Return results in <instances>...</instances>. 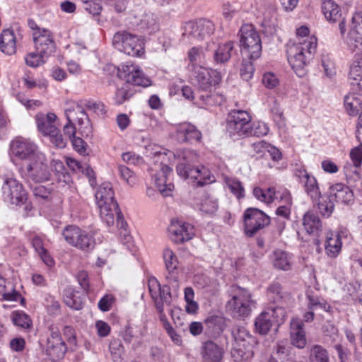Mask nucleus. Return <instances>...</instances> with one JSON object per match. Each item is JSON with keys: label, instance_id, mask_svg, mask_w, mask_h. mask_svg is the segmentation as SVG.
<instances>
[{"label": "nucleus", "instance_id": "nucleus-1", "mask_svg": "<svg viewBox=\"0 0 362 362\" xmlns=\"http://www.w3.org/2000/svg\"><path fill=\"white\" fill-rule=\"evenodd\" d=\"M95 197L102 220L107 226H112L116 216L117 223H121V227H124L125 223L124 222L123 215L115 199L114 192L110 184H102L97 190Z\"/></svg>", "mask_w": 362, "mask_h": 362}, {"label": "nucleus", "instance_id": "nucleus-2", "mask_svg": "<svg viewBox=\"0 0 362 362\" xmlns=\"http://www.w3.org/2000/svg\"><path fill=\"white\" fill-rule=\"evenodd\" d=\"M316 47L317 40L313 37L298 39L288 45V61L298 76L303 74V69L312 59Z\"/></svg>", "mask_w": 362, "mask_h": 362}, {"label": "nucleus", "instance_id": "nucleus-3", "mask_svg": "<svg viewBox=\"0 0 362 362\" xmlns=\"http://www.w3.org/2000/svg\"><path fill=\"white\" fill-rule=\"evenodd\" d=\"M230 299L226 304V309L233 317H247L255 307V301L250 292L240 286H232L230 289Z\"/></svg>", "mask_w": 362, "mask_h": 362}, {"label": "nucleus", "instance_id": "nucleus-4", "mask_svg": "<svg viewBox=\"0 0 362 362\" xmlns=\"http://www.w3.org/2000/svg\"><path fill=\"white\" fill-rule=\"evenodd\" d=\"M234 344L231 355L235 362H247L253 356L251 346L256 343L255 339L245 327L235 326L232 330Z\"/></svg>", "mask_w": 362, "mask_h": 362}, {"label": "nucleus", "instance_id": "nucleus-5", "mask_svg": "<svg viewBox=\"0 0 362 362\" xmlns=\"http://www.w3.org/2000/svg\"><path fill=\"white\" fill-rule=\"evenodd\" d=\"M23 175L28 181L43 182L49 180L50 172L47 159L43 153L23 165Z\"/></svg>", "mask_w": 362, "mask_h": 362}, {"label": "nucleus", "instance_id": "nucleus-6", "mask_svg": "<svg viewBox=\"0 0 362 362\" xmlns=\"http://www.w3.org/2000/svg\"><path fill=\"white\" fill-rule=\"evenodd\" d=\"M240 43L242 52L250 59H258L262 53V42L257 31L252 25H244L240 28Z\"/></svg>", "mask_w": 362, "mask_h": 362}, {"label": "nucleus", "instance_id": "nucleus-7", "mask_svg": "<svg viewBox=\"0 0 362 362\" xmlns=\"http://www.w3.org/2000/svg\"><path fill=\"white\" fill-rule=\"evenodd\" d=\"M148 286L151 298L155 303L157 311L159 313L160 320L163 322L169 323L164 313V304L170 305L171 303V293L170 288L165 285L161 286L159 281L155 277H151L148 281Z\"/></svg>", "mask_w": 362, "mask_h": 362}, {"label": "nucleus", "instance_id": "nucleus-8", "mask_svg": "<svg viewBox=\"0 0 362 362\" xmlns=\"http://www.w3.org/2000/svg\"><path fill=\"white\" fill-rule=\"evenodd\" d=\"M62 235L68 244L83 251H90L94 248L95 245V241L91 234L75 225L66 226L63 229Z\"/></svg>", "mask_w": 362, "mask_h": 362}, {"label": "nucleus", "instance_id": "nucleus-9", "mask_svg": "<svg viewBox=\"0 0 362 362\" xmlns=\"http://www.w3.org/2000/svg\"><path fill=\"white\" fill-rule=\"evenodd\" d=\"M113 45L119 51L133 57L141 56L144 52L143 40L129 33H117L113 37Z\"/></svg>", "mask_w": 362, "mask_h": 362}, {"label": "nucleus", "instance_id": "nucleus-10", "mask_svg": "<svg viewBox=\"0 0 362 362\" xmlns=\"http://www.w3.org/2000/svg\"><path fill=\"white\" fill-rule=\"evenodd\" d=\"M64 113L69 122L78 124V130L83 136H88L92 132L90 119L84 108L79 103L76 102L68 103Z\"/></svg>", "mask_w": 362, "mask_h": 362}, {"label": "nucleus", "instance_id": "nucleus-11", "mask_svg": "<svg viewBox=\"0 0 362 362\" xmlns=\"http://www.w3.org/2000/svg\"><path fill=\"white\" fill-rule=\"evenodd\" d=\"M183 35L188 38L189 42H199L210 37L215 30L212 21L200 19L197 21H189L185 25Z\"/></svg>", "mask_w": 362, "mask_h": 362}, {"label": "nucleus", "instance_id": "nucleus-12", "mask_svg": "<svg viewBox=\"0 0 362 362\" xmlns=\"http://www.w3.org/2000/svg\"><path fill=\"white\" fill-rule=\"evenodd\" d=\"M244 230L247 237L254 236L270 223V218L256 208H249L243 215Z\"/></svg>", "mask_w": 362, "mask_h": 362}, {"label": "nucleus", "instance_id": "nucleus-13", "mask_svg": "<svg viewBox=\"0 0 362 362\" xmlns=\"http://www.w3.org/2000/svg\"><path fill=\"white\" fill-rule=\"evenodd\" d=\"M1 190L4 200L13 205H22L28 199V193L23 185L13 177L4 179Z\"/></svg>", "mask_w": 362, "mask_h": 362}, {"label": "nucleus", "instance_id": "nucleus-14", "mask_svg": "<svg viewBox=\"0 0 362 362\" xmlns=\"http://www.w3.org/2000/svg\"><path fill=\"white\" fill-rule=\"evenodd\" d=\"M251 116L247 111L232 110L228 117L227 131L232 136H247Z\"/></svg>", "mask_w": 362, "mask_h": 362}, {"label": "nucleus", "instance_id": "nucleus-15", "mask_svg": "<svg viewBox=\"0 0 362 362\" xmlns=\"http://www.w3.org/2000/svg\"><path fill=\"white\" fill-rule=\"evenodd\" d=\"M10 146L12 154L18 159L24 160L25 163L29 162L41 153L33 142L22 137L13 139Z\"/></svg>", "mask_w": 362, "mask_h": 362}, {"label": "nucleus", "instance_id": "nucleus-16", "mask_svg": "<svg viewBox=\"0 0 362 362\" xmlns=\"http://www.w3.org/2000/svg\"><path fill=\"white\" fill-rule=\"evenodd\" d=\"M185 168L186 166L183 164L178 165L177 167V174L184 179L190 178L197 180V185L199 187H203L215 181V177L208 168L203 165L189 168V170H185Z\"/></svg>", "mask_w": 362, "mask_h": 362}, {"label": "nucleus", "instance_id": "nucleus-17", "mask_svg": "<svg viewBox=\"0 0 362 362\" xmlns=\"http://www.w3.org/2000/svg\"><path fill=\"white\" fill-rule=\"evenodd\" d=\"M345 42L351 52L362 50V12H356L353 15Z\"/></svg>", "mask_w": 362, "mask_h": 362}, {"label": "nucleus", "instance_id": "nucleus-18", "mask_svg": "<svg viewBox=\"0 0 362 362\" xmlns=\"http://www.w3.org/2000/svg\"><path fill=\"white\" fill-rule=\"evenodd\" d=\"M33 40L35 42L36 51L48 58L56 51V43L53 39L52 33L42 29L37 32H34Z\"/></svg>", "mask_w": 362, "mask_h": 362}, {"label": "nucleus", "instance_id": "nucleus-19", "mask_svg": "<svg viewBox=\"0 0 362 362\" xmlns=\"http://www.w3.org/2000/svg\"><path fill=\"white\" fill-rule=\"evenodd\" d=\"M322 11L329 22H339L340 33L344 36L346 29L345 18L342 16L340 7L333 0H322Z\"/></svg>", "mask_w": 362, "mask_h": 362}, {"label": "nucleus", "instance_id": "nucleus-20", "mask_svg": "<svg viewBox=\"0 0 362 362\" xmlns=\"http://www.w3.org/2000/svg\"><path fill=\"white\" fill-rule=\"evenodd\" d=\"M234 48V43L228 41L224 43L216 45L214 41L207 42L205 49L214 52V60L216 64H225L229 61L232 56Z\"/></svg>", "mask_w": 362, "mask_h": 362}, {"label": "nucleus", "instance_id": "nucleus-21", "mask_svg": "<svg viewBox=\"0 0 362 362\" xmlns=\"http://www.w3.org/2000/svg\"><path fill=\"white\" fill-rule=\"evenodd\" d=\"M196 80L199 88L204 91H210L211 88L221 81V74L216 70L199 67L196 71Z\"/></svg>", "mask_w": 362, "mask_h": 362}, {"label": "nucleus", "instance_id": "nucleus-22", "mask_svg": "<svg viewBox=\"0 0 362 362\" xmlns=\"http://www.w3.org/2000/svg\"><path fill=\"white\" fill-rule=\"evenodd\" d=\"M120 76L125 78L129 84L132 83L135 86L144 87L151 85L150 78L136 65L127 64L122 66Z\"/></svg>", "mask_w": 362, "mask_h": 362}, {"label": "nucleus", "instance_id": "nucleus-23", "mask_svg": "<svg viewBox=\"0 0 362 362\" xmlns=\"http://www.w3.org/2000/svg\"><path fill=\"white\" fill-rule=\"evenodd\" d=\"M168 231L172 240L177 243L189 240L194 235L193 226L179 221L173 220L168 227Z\"/></svg>", "mask_w": 362, "mask_h": 362}, {"label": "nucleus", "instance_id": "nucleus-24", "mask_svg": "<svg viewBox=\"0 0 362 362\" xmlns=\"http://www.w3.org/2000/svg\"><path fill=\"white\" fill-rule=\"evenodd\" d=\"M47 352L52 360L62 358L66 352V346L57 332H53L47 339Z\"/></svg>", "mask_w": 362, "mask_h": 362}, {"label": "nucleus", "instance_id": "nucleus-25", "mask_svg": "<svg viewBox=\"0 0 362 362\" xmlns=\"http://www.w3.org/2000/svg\"><path fill=\"white\" fill-rule=\"evenodd\" d=\"M172 173V169L168 165H162L160 170L154 175L155 184L160 193L163 196H169L173 190L174 185L168 182V176Z\"/></svg>", "mask_w": 362, "mask_h": 362}, {"label": "nucleus", "instance_id": "nucleus-26", "mask_svg": "<svg viewBox=\"0 0 362 362\" xmlns=\"http://www.w3.org/2000/svg\"><path fill=\"white\" fill-rule=\"evenodd\" d=\"M57 118V115L52 112H49L47 115L43 113L37 114L35 120L39 131L44 135H53L57 129L55 125Z\"/></svg>", "mask_w": 362, "mask_h": 362}, {"label": "nucleus", "instance_id": "nucleus-27", "mask_svg": "<svg viewBox=\"0 0 362 362\" xmlns=\"http://www.w3.org/2000/svg\"><path fill=\"white\" fill-rule=\"evenodd\" d=\"M202 356L205 362H221L223 356V350L215 342L209 340L202 344Z\"/></svg>", "mask_w": 362, "mask_h": 362}, {"label": "nucleus", "instance_id": "nucleus-28", "mask_svg": "<svg viewBox=\"0 0 362 362\" xmlns=\"http://www.w3.org/2000/svg\"><path fill=\"white\" fill-rule=\"evenodd\" d=\"M303 322L298 318H294L291 322V344L298 349H303L306 344L305 333L303 329Z\"/></svg>", "mask_w": 362, "mask_h": 362}, {"label": "nucleus", "instance_id": "nucleus-29", "mask_svg": "<svg viewBox=\"0 0 362 362\" xmlns=\"http://www.w3.org/2000/svg\"><path fill=\"white\" fill-rule=\"evenodd\" d=\"M177 138L181 142L199 141L201 132L189 123H182L176 127Z\"/></svg>", "mask_w": 362, "mask_h": 362}, {"label": "nucleus", "instance_id": "nucleus-30", "mask_svg": "<svg viewBox=\"0 0 362 362\" xmlns=\"http://www.w3.org/2000/svg\"><path fill=\"white\" fill-rule=\"evenodd\" d=\"M268 298L276 303H286L289 302L291 297L278 281L272 282L267 290Z\"/></svg>", "mask_w": 362, "mask_h": 362}, {"label": "nucleus", "instance_id": "nucleus-31", "mask_svg": "<svg viewBox=\"0 0 362 362\" xmlns=\"http://www.w3.org/2000/svg\"><path fill=\"white\" fill-rule=\"evenodd\" d=\"M329 194L336 202L348 204L353 200V192L347 186L337 183L329 188Z\"/></svg>", "mask_w": 362, "mask_h": 362}, {"label": "nucleus", "instance_id": "nucleus-32", "mask_svg": "<svg viewBox=\"0 0 362 362\" xmlns=\"http://www.w3.org/2000/svg\"><path fill=\"white\" fill-rule=\"evenodd\" d=\"M349 79L356 91L362 90V54L358 56L351 64Z\"/></svg>", "mask_w": 362, "mask_h": 362}, {"label": "nucleus", "instance_id": "nucleus-33", "mask_svg": "<svg viewBox=\"0 0 362 362\" xmlns=\"http://www.w3.org/2000/svg\"><path fill=\"white\" fill-rule=\"evenodd\" d=\"M342 231L337 233L329 232L326 236L325 251L330 257H336L341 250V234Z\"/></svg>", "mask_w": 362, "mask_h": 362}, {"label": "nucleus", "instance_id": "nucleus-34", "mask_svg": "<svg viewBox=\"0 0 362 362\" xmlns=\"http://www.w3.org/2000/svg\"><path fill=\"white\" fill-rule=\"evenodd\" d=\"M0 49L2 52L11 55L16 50V37L11 30H5L0 35Z\"/></svg>", "mask_w": 362, "mask_h": 362}, {"label": "nucleus", "instance_id": "nucleus-35", "mask_svg": "<svg viewBox=\"0 0 362 362\" xmlns=\"http://www.w3.org/2000/svg\"><path fill=\"white\" fill-rule=\"evenodd\" d=\"M303 225L308 234L317 235L322 228L319 217L312 211H308L303 216Z\"/></svg>", "mask_w": 362, "mask_h": 362}, {"label": "nucleus", "instance_id": "nucleus-36", "mask_svg": "<svg viewBox=\"0 0 362 362\" xmlns=\"http://www.w3.org/2000/svg\"><path fill=\"white\" fill-rule=\"evenodd\" d=\"M313 202L317 203L318 211L323 217L329 218L333 213L334 201L329 193L324 196L320 194V199Z\"/></svg>", "mask_w": 362, "mask_h": 362}, {"label": "nucleus", "instance_id": "nucleus-37", "mask_svg": "<svg viewBox=\"0 0 362 362\" xmlns=\"http://www.w3.org/2000/svg\"><path fill=\"white\" fill-rule=\"evenodd\" d=\"M274 324V322L271 317L269 312L265 310L260 313L256 318L255 326L257 332L260 334H266Z\"/></svg>", "mask_w": 362, "mask_h": 362}, {"label": "nucleus", "instance_id": "nucleus-38", "mask_svg": "<svg viewBox=\"0 0 362 362\" xmlns=\"http://www.w3.org/2000/svg\"><path fill=\"white\" fill-rule=\"evenodd\" d=\"M0 295L4 300L17 301L21 298L19 293L14 289L11 282L6 281L0 275Z\"/></svg>", "mask_w": 362, "mask_h": 362}, {"label": "nucleus", "instance_id": "nucleus-39", "mask_svg": "<svg viewBox=\"0 0 362 362\" xmlns=\"http://www.w3.org/2000/svg\"><path fill=\"white\" fill-rule=\"evenodd\" d=\"M344 107L349 115L355 116L362 110V103L356 94H349L344 98Z\"/></svg>", "mask_w": 362, "mask_h": 362}, {"label": "nucleus", "instance_id": "nucleus-40", "mask_svg": "<svg viewBox=\"0 0 362 362\" xmlns=\"http://www.w3.org/2000/svg\"><path fill=\"white\" fill-rule=\"evenodd\" d=\"M309 362H330L327 350L319 344H315L309 350Z\"/></svg>", "mask_w": 362, "mask_h": 362}, {"label": "nucleus", "instance_id": "nucleus-41", "mask_svg": "<svg viewBox=\"0 0 362 362\" xmlns=\"http://www.w3.org/2000/svg\"><path fill=\"white\" fill-rule=\"evenodd\" d=\"M177 156L179 160V163L177 167L181 164H183L186 166L185 170L193 168L191 164L198 161L199 158L197 153L195 151L189 149L178 151L177 152Z\"/></svg>", "mask_w": 362, "mask_h": 362}, {"label": "nucleus", "instance_id": "nucleus-42", "mask_svg": "<svg viewBox=\"0 0 362 362\" xmlns=\"http://www.w3.org/2000/svg\"><path fill=\"white\" fill-rule=\"evenodd\" d=\"M274 266L281 270H288L291 268V257L282 250H276L274 252Z\"/></svg>", "mask_w": 362, "mask_h": 362}, {"label": "nucleus", "instance_id": "nucleus-43", "mask_svg": "<svg viewBox=\"0 0 362 362\" xmlns=\"http://www.w3.org/2000/svg\"><path fill=\"white\" fill-rule=\"evenodd\" d=\"M301 183L303 184L307 194L310 197L313 201H316L320 199V192L317 180L313 176H308Z\"/></svg>", "mask_w": 362, "mask_h": 362}, {"label": "nucleus", "instance_id": "nucleus-44", "mask_svg": "<svg viewBox=\"0 0 362 362\" xmlns=\"http://www.w3.org/2000/svg\"><path fill=\"white\" fill-rule=\"evenodd\" d=\"M133 94L134 93L129 84L127 82L121 87L117 88L113 99L116 105H121L129 100L132 97Z\"/></svg>", "mask_w": 362, "mask_h": 362}, {"label": "nucleus", "instance_id": "nucleus-45", "mask_svg": "<svg viewBox=\"0 0 362 362\" xmlns=\"http://www.w3.org/2000/svg\"><path fill=\"white\" fill-rule=\"evenodd\" d=\"M225 182L230 191L238 198L244 197V188L242 183L236 178L226 177Z\"/></svg>", "mask_w": 362, "mask_h": 362}, {"label": "nucleus", "instance_id": "nucleus-46", "mask_svg": "<svg viewBox=\"0 0 362 362\" xmlns=\"http://www.w3.org/2000/svg\"><path fill=\"white\" fill-rule=\"evenodd\" d=\"M11 320L15 325L22 328H29L31 325V320L28 315L21 311L13 312Z\"/></svg>", "mask_w": 362, "mask_h": 362}, {"label": "nucleus", "instance_id": "nucleus-47", "mask_svg": "<svg viewBox=\"0 0 362 362\" xmlns=\"http://www.w3.org/2000/svg\"><path fill=\"white\" fill-rule=\"evenodd\" d=\"M269 132V127L264 122H256L252 124H250L249 131L247 136H262L267 134Z\"/></svg>", "mask_w": 362, "mask_h": 362}, {"label": "nucleus", "instance_id": "nucleus-48", "mask_svg": "<svg viewBox=\"0 0 362 362\" xmlns=\"http://www.w3.org/2000/svg\"><path fill=\"white\" fill-rule=\"evenodd\" d=\"M47 57L45 55H42L39 52H30L25 57V63L28 66L31 67H37L41 64H43Z\"/></svg>", "mask_w": 362, "mask_h": 362}, {"label": "nucleus", "instance_id": "nucleus-49", "mask_svg": "<svg viewBox=\"0 0 362 362\" xmlns=\"http://www.w3.org/2000/svg\"><path fill=\"white\" fill-rule=\"evenodd\" d=\"M308 308L310 310L314 311L324 310L326 312H330L331 306L322 298H315L313 296H309Z\"/></svg>", "mask_w": 362, "mask_h": 362}, {"label": "nucleus", "instance_id": "nucleus-50", "mask_svg": "<svg viewBox=\"0 0 362 362\" xmlns=\"http://www.w3.org/2000/svg\"><path fill=\"white\" fill-rule=\"evenodd\" d=\"M205 47H193L188 52V58L192 64L201 63L205 58Z\"/></svg>", "mask_w": 362, "mask_h": 362}, {"label": "nucleus", "instance_id": "nucleus-51", "mask_svg": "<svg viewBox=\"0 0 362 362\" xmlns=\"http://www.w3.org/2000/svg\"><path fill=\"white\" fill-rule=\"evenodd\" d=\"M163 259L165 267L169 272H173L177 266V259L173 252L169 248H166L163 251Z\"/></svg>", "mask_w": 362, "mask_h": 362}, {"label": "nucleus", "instance_id": "nucleus-52", "mask_svg": "<svg viewBox=\"0 0 362 362\" xmlns=\"http://www.w3.org/2000/svg\"><path fill=\"white\" fill-rule=\"evenodd\" d=\"M267 311L269 312L274 324H276L279 326L284 322L286 317V312L281 306H276L268 309Z\"/></svg>", "mask_w": 362, "mask_h": 362}, {"label": "nucleus", "instance_id": "nucleus-53", "mask_svg": "<svg viewBox=\"0 0 362 362\" xmlns=\"http://www.w3.org/2000/svg\"><path fill=\"white\" fill-rule=\"evenodd\" d=\"M119 175L129 185L133 186L136 182L135 174L129 168L119 165H118Z\"/></svg>", "mask_w": 362, "mask_h": 362}, {"label": "nucleus", "instance_id": "nucleus-54", "mask_svg": "<svg viewBox=\"0 0 362 362\" xmlns=\"http://www.w3.org/2000/svg\"><path fill=\"white\" fill-rule=\"evenodd\" d=\"M64 303L70 308L78 310L83 307V303L79 297L72 291H67L64 298Z\"/></svg>", "mask_w": 362, "mask_h": 362}, {"label": "nucleus", "instance_id": "nucleus-55", "mask_svg": "<svg viewBox=\"0 0 362 362\" xmlns=\"http://www.w3.org/2000/svg\"><path fill=\"white\" fill-rule=\"evenodd\" d=\"M283 196L281 199H285V204L279 206L276 213L278 216L288 218L291 214L290 206L291 205V198L288 192H284Z\"/></svg>", "mask_w": 362, "mask_h": 362}, {"label": "nucleus", "instance_id": "nucleus-56", "mask_svg": "<svg viewBox=\"0 0 362 362\" xmlns=\"http://www.w3.org/2000/svg\"><path fill=\"white\" fill-rule=\"evenodd\" d=\"M254 71L255 68L252 62L247 60L243 61L240 70V75L243 80L248 81L251 79L253 76Z\"/></svg>", "mask_w": 362, "mask_h": 362}, {"label": "nucleus", "instance_id": "nucleus-57", "mask_svg": "<svg viewBox=\"0 0 362 362\" xmlns=\"http://www.w3.org/2000/svg\"><path fill=\"white\" fill-rule=\"evenodd\" d=\"M222 319L218 316H210L204 320V325L209 329H212L214 333H218L222 330Z\"/></svg>", "mask_w": 362, "mask_h": 362}, {"label": "nucleus", "instance_id": "nucleus-58", "mask_svg": "<svg viewBox=\"0 0 362 362\" xmlns=\"http://www.w3.org/2000/svg\"><path fill=\"white\" fill-rule=\"evenodd\" d=\"M322 332L325 337H329L331 342L337 341L339 338L338 329L334 325L327 322L322 327Z\"/></svg>", "mask_w": 362, "mask_h": 362}, {"label": "nucleus", "instance_id": "nucleus-59", "mask_svg": "<svg viewBox=\"0 0 362 362\" xmlns=\"http://www.w3.org/2000/svg\"><path fill=\"white\" fill-rule=\"evenodd\" d=\"M275 354L278 356L279 359H284L286 356L290 355L291 347L286 341L277 342L275 348Z\"/></svg>", "mask_w": 362, "mask_h": 362}, {"label": "nucleus", "instance_id": "nucleus-60", "mask_svg": "<svg viewBox=\"0 0 362 362\" xmlns=\"http://www.w3.org/2000/svg\"><path fill=\"white\" fill-rule=\"evenodd\" d=\"M114 300L115 298L112 295L107 294L104 296L98 302V308L103 312L110 310Z\"/></svg>", "mask_w": 362, "mask_h": 362}, {"label": "nucleus", "instance_id": "nucleus-61", "mask_svg": "<svg viewBox=\"0 0 362 362\" xmlns=\"http://www.w3.org/2000/svg\"><path fill=\"white\" fill-rule=\"evenodd\" d=\"M50 138V141L57 148H63L66 146V141L63 138V136L57 129L53 135H48Z\"/></svg>", "mask_w": 362, "mask_h": 362}, {"label": "nucleus", "instance_id": "nucleus-62", "mask_svg": "<svg viewBox=\"0 0 362 362\" xmlns=\"http://www.w3.org/2000/svg\"><path fill=\"white\" fill-rule=\"evenodd\" d=\"M122 159L124 162L132 165H139L143 163L142 158L133 152L124 153Z\"/></svg>", "mask_w": 362, "mask_h": 362}, {"label": "nucleus", "instance_id": "nucleus-63", "mask_svg": "<svg viewBox=\"0 0 362 362\" xmlns=\"http://www.w3.org/2000/svg\"><path fill=\"white\" fill-rule=\"evenodd\" d=\"M350 157L356 167L360 166L362 163V145L353 148L350 152Z\"/></svg>", "mask_w": 362, "mask_h": 362}, {"label": "nucleus", "instance_id": "nucleus-64", "mask_svg": "<svg viewBox=\"0 0 362 362\" xmlns=\"http://www.w3.org/2000/svg\"><path fill=\"white\" fill-rule=\"evenodd\" d=\"M262 83L268 88H274L279 84V80L274 74L267 73L263 76Z\"/></svg>", "mask_w": 362, "mask_h": 362}]
</instances>
